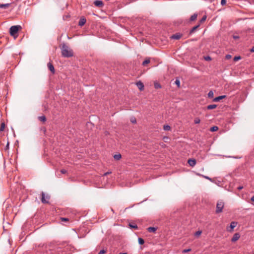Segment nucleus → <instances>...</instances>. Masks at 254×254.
I'll use <instances>...</instances> for the list:
<instances>
[{
	"mask_svg": "<svg viewBox=\"0 0 254 254\" xmlns=\"http://www.w3.org/2000/svg\"><path fill=\"white\" fill-rule=\"evenodd\" d=\"M216 107H217L216 105L212 104V105H209L207 106L206 108L208 110H212V109H215Z\"/></svg>",
	"mask_w": 254,
	"mask_h": 254,
	"instance_id": "2eb2a0df",
	"label": "nucleus"
},
{
	"mask_svg": "<svg viewBox=\"0 0 254 254\" xmlns=\"http://www.w3.org/2000/svg\"><path fill=\"white\" fill-rule=\"evenodd\" d=\"M190 249H185L183 251V253H187L190 251Z\"/></svg>",
	"mask_w": 254,
	"mask_h": 254,
	"instance_id": "c9c22d12",
	"label": "nucleus"
},
{
	"mask_svg": "<svg viewBox=\"0 0 254 254\" xmlns=\"http://www.w3.org/2000/svg\"><path fill=\"white\" fill-rule=\"evenodd\" d=\"M237 223L235 222H232L229 227H227V229L228 231H231L236 226Z\"/></svg>",
	"mask_w": 254,
	"mask_h": 254,
	"instance_id": "423d86ee",
	"label": "nucleus"
},
{
	"mask_svg": "<svg viewBox=\"0 0 254 254\" xmlns=\"http://www.w3.org/2000/svg\"><path fill=\"white\" fill-rule=\"evenodd\" d=\"M226 3V0H223V5Z\"/></svg>",
	"mask_w": 254,
	"mask_h": 254,
	"instance_id": "8fccbe9b",
	"label": "nucleus"
},
{
	"mask_svg": "<svg viewBox=\"0 0 254 254\" xmlns=\"http://www.w3.org/2000/svg\"><path fill=\"white\" fill-rule=\"evenodd\" d=\"M155 87L156 88H161V86L159 84H155Z\"/></svg>",
	"mask_w": 254,
	"mask_h": 254,
	"instance_id": "58836bf2",
	"label": "nucleus"
},
{
	"mask_svg": "<svg viewBox=\"0 0 254 254\" xmlns=\"http://www.w3.org/2000/svg\"><path fill=\"white\" fill-rule=\"evenodd\" d=\"M42 198L41 201L43 203H48L49 200L50 199V196L48 194L45 195L44 192H42L41 193Z\"/></svg>",
	"mask_w": 254,
	"mask_h": 254,
	"instance_id": "7ed1b4c3",
	"label": "nucleus"
},
{
	"mask_svg": "<svg viewBox=\"0 0 254 254\" xmlns=\"http://www.w3.org/2000/svg\"><path fill=\"white\" fill-rule=\"evenodd\" d=\"M201 233H202V232L201 231H196L194 235L196 237H198L201 234Z\"/></svg>",
	"mask_w": 254,
	"mask_h": 254,
	"instance_id": "c756f323",
	"label": "nucleus"
},
{
	"mask_svg": "<svg viewBox=\"0 0 254 254\" xmlns=\"http://www.w3.org/2000/svg\"><path fill=\"white\" fill-rule=\"evenodd\" d=\"M188 163L190 166L194 167L195 165L196 162L194 159H189L188 161Z\"/></svg>",
	"mask_w": 254,
	"mask_h": 254,
	"instance_id": "0eeeda50",
	"label": "nucleus"
},
{
	"mask_svg": "<svg viewBox=\"0 0 254 254\" xmlns=\"http://www.w3.org/2000/svg\"><path fill=\"white\" fill-rule=\"evenodd\" d=\"M251 200H252V201H254V196H253L252 197V198H251Z\"/></svg>",
	"mask_w": 254,
	"mask_h": 254,
	"instance_id": "49530a36",
	"label": "nucleus"
},
{
	"mask_svg": "<svg viewBox=\"0 0 254 254\" xmlns=\"http://www.w3.org/2000/svg\"><path fill=\"white\" fill-rule=\"evenodd\" d=\"M111 172H106V173H104V176H107V175L110 174H111Z\"/></svg>",
	"mask_w": 254,
	"mask_h": 254,
	"instance_id": "a19ab883",
	"label": "nucleus"
},
{
	"mask_svg": "<svg viewBox=\"0 0 254 254\" xmlns=\"http://www.w3.org/2000/svg\"><path fill=\"white\" fill-rule=\"evenodd\" d=\"M175 84L178 86V87H180V82L179 79H177L176 81H175Z\"/></svg>",
	"mask_w": 254,
	"mask_h": 254,
	"instance_id": "c85d7f7f",
	"label": "nucleus"
},
{
	"mask_svg": "<svg viewBox=\"0 0 254 254\" xmlns=\"http://www.w3.org/2000/svg\"><path fill=\"white\" fill-rule=\"evenodd\" d=\"M241 58L240 56H236V57H234V58L233 59V60H234V61L236 62V61L240 60Z\"/></svg>",
	"mask_w": 254,
	"mask_h": 254,
	"instance_id": "7c9ffc66",
	"label": "nucleus"
},
{
	"mask_svg": "<svg viewBox=\"0 0 254 254\" xmlns=\"http://www.w3.org/2000/svg\"><path fill=\"white\" fill-rule=\"evenodd\" d=\"M38 119L40 121L43 122H45L46 120V117L44 116H40L38 117Z\"/></svg>",
	"mask_w": 254,
	"mask_h": 254,
	"instance_id": "aec40b11",
	"label": "nucleus"
},
{
	"mask_svg": "<svg viewBox=\"0 0 254 254\" xmlns=\"http://www.w3.org/2000/svg\"><path fill=\"white\" fill-rule=\"evenodd\" d=\"M225 97H226L225 95H223V99H224L225 98Z\"/></svg>",
	"mask_w": 254,
	"mask_h": 254,
	"instance_id": "3c124183",
	"label": "nucleus"
},
{
	"mask_svg": "<svg viewBox=\"0 0 254 254\" xmlns=\"http://www.w3.org/2000/svg\"><path fill=\"white\" fill-rule=\"evenodd\" d=\"M200 120L198 118H196L194 119V124H199L200 123Z\"/></svg>",
	"mask_w": 254,
	"mask_h": 254,
	"instance_id": "cd10ccee",
	"label": "nucleus"
},
{
	"mask_svg": "<svg viewBox=\"0 0 254 254\" xmlns=\"http://www.w3.org/2000/svg\"><path fill=\"white\" fill-rule=\"evenodd\" d=\"M8 147H9V142H7L6 146V148L7 149V148H8Z\"/></svg>",
	"mask_w": 254,
	"mask_h": 254,
	"instance_id": "c03bdc74",
	"label": "nucleus"
},
{
	"mask_svg": "<svg viewBox=\"0 0 254 254\" xmlns=\"http://www.w3.org/2000/svg\"><path fill=\"white\" fill-rule=\"evenodd\" d=\"M130 121L132 123H136V119L135 118H132V119H131Z\"/></svg>",
	"mask_w": 254,
	"mask_h": 254,
	"instance_id": "ea45409f",
	"label": "nucleus"
},
{
	"mask_svg": "<svg viewBox=\"0 0 254 254\" xmlns=\"http://www.w3.org/2000/svg\"><path fill=\"white\" fill-rule=\"evenodd\" d=\"M157 230V228L154 227H150L147 228V231L150 233H154Z\"/></svg>",
	"mask_w": 254,
	"mask_h": 254,
	"instance_id": "ddd939ff",
	"label": "nucleus"
},
{
	"mask_svg": "<svg viewBox=\"0 0 254 254\" xmlns=\"http://www.w3.org/2000/svg\"><path fill=\"white\" fill-rule=\"evenodd\" d=\"M163 129L165 130H169L171 129V127L169 125H164Z\"/></svg>",
	"mask_w": 254,
	"mask_h": 254,
	"instance_id": "a878e982",
	"label": "nucleus"
},
{
	"mask_svg": "<svg viewBox=\"0 0 254 254\" xmlns=\"http://www.w3.org/2000/svg\"><path fill=\"white\" fill-rule=\"evenodd\" d=\"M197 16V14L196 13H194L193 15H192L190 18V21H194L195 20Z\"/></svg>",
	"mask_w": 254,
	"mask_h": 254,
	"instance_id": "dca6fc26",
	"label": "nucleus"
},
{
	"mask_svg": "<svg viewBox=\"0 0 254 254\" xmlns=\"http://www.w3.org/2000/svg\"><path fill=\"white\" fill-rule=\"evenodd\" d=\"M4 128H5V124L4 122H2L0 124V131H3L4 129Z\"/></svg>",
	"mask_w": 254,
	"mask_h": 254,
	"instance_id": "4be33fe9",
	"label": "nucleus"
},
{
	"mask_svg": "<svg viewBox=\"0 0 254 254\" xmlns=\"http://www.w3.org/2000/svg\"><path fill=\"white\" fill-rule=\"evenodd\" d=\"M94 4L98 7H102L103 5V3L101 0H95L94 2Z\"/></svg>",
	"mask_w": 254,
	"mask_h": 254,
	"instance_id": "9d476101",
	"label": "nucleus"
},
{
	"mask_svg": "<svg viewBox=\"0 0 254 254\" xmlns=\"http://www.w3.org/2000/svg\"><path fill=\"white\" fill-rule=\"evenodd\" d=\"M231 58H232V56H231V55H227L225 56V59H226V60H229V59H230Z\"/></svg>",
	"mask_w": 254,
	"mask_h": 254,
	"instance_id": "f704fd0d",
	"label": "nucleus"
},
{
	"mask_svg": "<svg viewBox=\"0 0 254 254\" xmlns=\"http://www.w3.org/2000/svg\"><path fill=\"white\" fill-rule=\"evenodd\" d=\"M199 26V25L194 26L190 31V34L193 33Z\"/></svg>",
	"mask_w": 254,
	"mask_h": 254,
	"instance_id": "f3484780",
	"label": "nucleus"
},
{
	"mask_svg": "<svg viewBox=\"0 0 254 254\" xmlns=\"http://www.w3.org/2000/svg\"><path fill=\"white\" fill-rule=\"evenodd\" d=\"M10 5V3H5V4H1L0 3V8L5 9L9 6Z\"/></svg>",
	"mask_w": 254,
	"mask_h": 254,
	"instance_id": "4468645a",
	"label": "nucleus"
},
{
	"mask_svg": "<svg viewBox=\"0 0 254 254\" xmlns=\"http://www.w3.org/2000/svg\"><path fill=\"white\" fill-rule=\"evenodd\" d=\"M214 93L212 91H210L208 93V97L210 98H212L213 97Z\"/></svg>",
	"mask_w": 254,
	"mask_h": 254,
	"instance_id": "5701e85b",
	"label": "nucleus"
},
{
	"mask_svg": "<svg viewBox=\"0 0 254 254\" xmlns=\"http://www.w3.org/2000/svg\"><path fill=\"white\" fill-rule=\"evenodd\" d=\"M150 63V60L149 59H146L142 63L143 65H145L146 64H149Z\"/></svg>",
	"mask_w": 254,
	"mask_h": 254,
	"instance_id": "393cba45",
	"label": "nucleus"
},
{
	"mask_svg": "<svg viewBox=\"0 0 254 254\" xmlns=\"http://www.w3.org/2000/svg\"><path fill=\"white\" fill-rule=\"evenodd\" d=\"M251 52H254V46L251 49Z\"/></svg>",
	"mask_w": 254,
	"mask_h": 254,
	"instance_id": "37998d69",
	"label": "nucleus"
},
{
	"mask_svg": "<svg viewBox=\"0 0 254 254\" xmlns=\"http://www.w3.org/2000/svg\"><path fill=\"white\" fill-rule=\"evenodd\" d=\"M182 36V34H181L180 33H177V34L173 35L171 37V39H173L178 40L181 38Z\"/></svg>",
	"mask_w": 254,
	"mask_h": 254,
	"instance_id": "1a4fd4ad",
	"label": "nucleus"
},
{
	"mask_svg": "<svg viewBox=\"0 0 254 254\" xmlns=\"http://www.w3.org/2000/svg\"><path fill=\"white\" fill-rule=\"evenodd\" d=\"M204 59L206 61H210L211 60V58L210 57L208 56L204 57Z\"/></svg>",
	"mask_w": 254,
	"mask_h": 254,
	"instance_id": "72a5a7b5",
	"label": "nucleus"
},
{
	"mask_svg": "<svg viewBox=\"0 0 254 254\" xmlns=\"http://www.w3.org/2000/svg\"><path fill=\"white\" fill-rule=\"evenodd\" d=\"M243 188V187L242 186H239V187H238V190H241Z\"/></svg>",
	"mask_w": 254,
	"mask_h": 254,
	"instance_id": "79ce46f5",
	"label": "nucleus"
},
{
	"mask_svg": "<svg viewBox=\"0 0 254 254\" xmlns=\"http://www.w3.org/2000/svg\"><path fill=\"white\" fill-rule=\"evenodd\" d=\"M136 85L138 87V89L140 90H142L144 88V85L143 84L140 82V81H139L138 82H137L136 83Z\"/></svg>",
	"mask_w": 254,
	"mask_h": 254,
	"instance_id": "f8f14e48",
	"label": "nucleus"
},
{
	"mask_svg": "<svg viewBox=\"0 0 254 254\" xmlns=\"http://www.w3.org/2000/svg\"><path fill=\"white\" fill-rule=\"evenodd\" d=\"M222 211V204L221 202H218L216 206V212L217 213L221 212Z\"/></svg>",
	"mask_w": 254,
	"mask_h": 254,
	"instance_id": "20e7f679",
	"label": "nucleus"
},
{
	"mask_svg": "<svg viewBox=\"0 0 254 254\" xmlns=\"http://www.w3.org/2000/svg\"><path fill=\"white\" fill-rule=\"evenodd\" d=\"M47 66L49 69L51 71V72L53 74H54L55 73V70L53 64L49 62L47 64Z\"/></svg>",
	"mask_w": 254,
	"mask_h": 254,
	"instance_id": "39448f33",
	"label": "nucleus"
},
{
	"mask_svg": "<svg viewBox=\"0 0 254 254\" xmlns=\"http://www.w3.org/2000/svg\"><path fill=\"white\" fill-rule=\"evenodd\" d=\"M222 95H221V96H218L217 97L215 98L213 100V101L214 102H217V101H219V100H222Z\"/></svg>",
	"mask_w": 254,
	"mask_h": 254,
	"instance_id": "412c9836",
	"label": "nucleus"
},
{
	"mask_svg": "<svg viewBox=\"0 0 254 254\" xmlns=\"http://www.w3.org/2000/svg\"><path fill=\"white\" fill-rule=\"evenodd\" d=\"M121 157H122V156L120 154H115L114 156V158L115 160H119L121 158Z\"/></svg>",
	"mask_w": 254,
	"mask_h": 254,
	"instance_id": "a211bd4d",
	"label": "nucleus"
},
{
	"mask_svg": "<svg viewBox=\"0 0 254 254\" xmlns=\"http://www.w3.org/2000/svg\"><path fill=\"white\" fill-rule=\"evenodd\" d=\"M105 253L106 251L104 250H102L99 252L98 254H104Z\"/></svg>",
	"mask_w": 254,
	"mask_h": 254,
	"instance_id": "e433bc0d",
	"label": "nucleus"
},
{
	"mask_svg": "<svg viewBox=\"0 0 254 254\" xmlns=\"http://www.w3.org/2000/svg\"><path fill=\"white\" fill-rule=\"evenodd\" d=\"M234 38L237 39L239 38V37L237 36H234Z\"/></svg>",
	"mask_w": 254,
	"mask_h": 254,
	"instance_id": "de8ad7c7",
	"label": "nucleus"
},
{
	"mask_svg": "<svg viewBox=\"0 0 254 254\" xmlns=\"http://www.w3.org/2000/svg\"><path fill=\"white\" fill-rule=\"evenodd\" d=\"M86 19L85 18L82 17L80 19L79 21L78 22V25L80 26H82L85 24L86 22Z\"/></svg>",
	"mask_w": 254,
	"mask_h": 254,
	"instance_id": "9b49d317",
	"label": "nucleus"
},
{
	"mask_svg": "<svg viewBox=\"0 0 254 254\" xmlns=\"http://www.w3.org/2000/svg\"><path fill=\"white\" fill-rule=\"evenodd\" d=\"M138 243L140 245H143L144 243V240L141 238H138Z\"/></svg>",
	"mask_w": 254,
	"mask_h": 254,
	"instance_id": "bb28decb",
	"label": "nucleus"
},
{
	"mask_svg": "<svg viewBox=\"0 0 254 254\" xmlns=\"http://www.w3.org/2000/svg\"><path fill=\"white\" fill-rule=\"evenodd\" d=\"M61 172L62 174H65V173L67 172V171H66V170H65V169H62V170H61Z\"/></svg>",
	"mask_w": 254,
	"mask_h": 254,
	"instance_id": "4c0bfd02",
	"label": "nucleus"
},
{
	"mask_svg": "<svg viewBox=\"0 0 254 254\" xmlns=\"http://www.w3.org/2000/svg\"><path fill=\"white\" fill-rule=\"evenodd\" d=\"M129 226L131 228L137 229V226L135 224L129 223Z\"/></svg>",
	"mask_w": 254,
	"mask_h": 254,
	"instance_id": "b1692460",
	"label": "nucleus"
},
{
	"mask_svg": "<svg viewBox=\"0 0 254 254\" xmlns=\"http://www.w3.org/2000/svg\"><path fill=\"white\" fill-rule=\"evenodd\" d=\"M240 237V235L239 233H235L231 239V241L235 242L237 241Z\"/></svg>",
	"mask_w": 254,
	"mask_h": 254,
	"instance_id": "6e6552de",
	"label": "nucleus"
},
{
	"mask_svg": "<svg viewBox=\"0 0 254 254\" xmlns=\"http://www.w3.org/2000/svg\"><path fill=\"white\" fill-rule=\"evenodd\" d=\"M206 19V16L204 15L202 17L200 22L202 23V22H204V21H205Z\"/></svg>",
	"mask_w": 254,
	"mask_h": 254,
	"instance_id": "2f4dec72",
	"label": "nucleus"
},
{
	"mask_svg": "<svg viewBox=\"0 0 254 254\" xmlns=\"http://www.w3.org/2000/svg\"><path fill=\"white\" fill-rule=\"evenodd\" d=\"M61 53L62 56L64 58H70L73 56L72 50L64 43L62 45Z\"/></svg>",
	"mask_w": 254,
	"mask_h": 254,
	"instance_id": "f257e3e1",
	"label": "nucleus"
},
{
	"mask_svg": "<svg viewBox=\"0 0 254 254\" xmlns=\"http://www.w3.org/2000/svg\"><path fill=\"white\" fill-rule=\"evenodd\" d=\"M221 3L222 4V0L221 1Z\"/></svg>",
	"mask_w": 254,
	"mask_h": 254,
	"instance_id": "603ef678",
	"label": "nucleus"
},
{
	"mask_svg": "<svg viewBox=\"0 0 254 254\" xmlns=\"http://www.w3.org/2000/svg\"><path fill=\"white\" fill-rule=\"evenodd\" d=\"M119 254H127V253H120Z\"/></svg>",
	"mask_w": 254,
	"mask_h": 254,
	"instance_id": "09e8293b",
	"label": "nucleus"
},
{
	"mask_svg": "<svg viewBox=\"0 0 254 254\" xmlns=\"http://www.w3.org/2000/svg\"><path fill=\"white\" fill-rule=\"evenodd\" d=\"M218 130V127L217 126H213V127H211L210 129V130L212 132L217 131Z\"/></svg>",
	"mask_w": 254,
	"mask_h": 254,
	"instance_id": "6ab92c4d",
	"label": "nucleus"
},
{
	"mask_svg": "<svg viewBox=\"0 0 254 254\" xmlns=\"http://www.w3.org/2000/svg\"><path fill=\"white\" fill-rule=\"evenodd\" d=\"M61 219L62 222H66L68 221V219L66 218H61Z\"/></svg>",
	"mask_w": 254,
	"mask_h": 254,
	"instance_id": "473e14b6",
	"label": "nucleus"
},
{
	"mask_svg": "<svg viewBox=\"0 0 254 254\" xmlns=\"http://www.w3.org/2000/svg\"><path fill=\"white\" fill-rule=\"evenodd\" d=\"M21 28V26L19 25H15L11 26L9 29V32L11 36H14Z\"/></svg>",
	"mask_w": 254,
	"mask_h": 254,
	"instance_id": "f03ea898",
	"label": "nucleus"
},
{
	"mask_svg": "<svg viewBox=\"0 0 254 254\" xmlns=\"http://www.w3.org/2000/svg\"><path fill=\"white\" fill-rule=\"evenodd\" d=\"M205 177L206 179H208V180H210V181L211 180V178H210L209 177H207V176H206V177Z\"/></svg>",
	"mask_w": 254,
	"mask_h": 254,
	"instance_id": "a18cd8bd",
	"label": "nucleus"
}]
</instances>
